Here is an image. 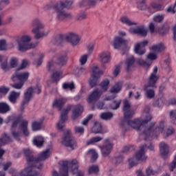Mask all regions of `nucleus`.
Returning <instances> with one entry per match:
<instances>
[{
    "mask_svg": "<svg viewBox=\"0 0 176 176\" xmlns=\"http://www.w3.org/2000/svg\"><path fill=\"white\" fill-rule=\"evenodd\" d=\"M68 170L76 176H85V173L78 168V161L73 160L72 161H63L60 166L59 173L54 170L52 176H68Z\"/></svg>",
    "mask_w": 176,
    "mask_h": 176,
    "instance_id": "4",
    "label": "nucleus"
},
{
    "mask_svg": "<svg viewBox=\"0 0 176 176\" xmlns=\"http://www.w3.org/2000/svg\"><path fill=\"white\" fill-rule=\"evenodd\" d=\"M30 78L29 72L15 73L12 76L11 80L14 82V84H10L11 87L20 90L23 89L24 84Z\"/></svg>",
    "mask_w": 176,
    "mask_h": 176,
    "instance_id": "8",
    "label": "nucleus"
},
{
    "mask_svg": "<svg viewBox=\"0 0 176 176\" xmlns=\"http://www.w3.org/2000/svg\"><path fill=\"white\" fill-rule=\"evenodd\" d=\"M157 86L156 83L155 84V87L149 86V81L147 82V85H145L144 87V89L146 91V98L149 100L155 97V89H157Z\"/></svg>",
    "mask_w": 176,
    "mask_h": 176,
    "instance_id": "18",
    "label": "nucleus"
},
{
    "mask_svg": "<svg viewBox=\"0 0 176 176\" xmlns=\"http://www.w3.org/2000/svg\"><path fill=\"white\" fill-rule=\"evenodd\" d=\"M21 42H23V43H30V42H31V36L28 35L23 36L21 38Z\"/></svg>",
    "mask_w": 176,
    "mask_h": 176,
    "instance_id": "56",
    "label": "nucleus"
},
{
    "mask_svg": "<svg viewBox=\"0 0 176 176\" xmlns=\"http://www.w3.org/2000/svg\"><path fill=\"white\" fill-rule=\"evenodd\" d=\"M12 142V140L10 137L8 136L6 133H4L0 138V148L3 146V145H6V144H9V142Z\"/></svg>",
    "mask_w": 176,
    "mask_h": 176,
    "instance_id": "31",
    "label": "nucleus"
},
{
    "mask_svg": "<svg viewBox=\"0 0 176 176\" xmlns=\"http://www.w3.org/2000/svg\"><path fill=\"white\" fill-rule=\"evenodd\" d=\"M89 153H91V162H96L98 159V154L95 150H89Z\"/></svg>",
    "mask_w": 176,
    "mask_h": 176,
    "instance_id": "48",
    "label": "nucleus"
},
{
    "mask_svg": "<svg viewBox=\"0 0 176 176\" xmlns=\"http://www.w3.org/2000/svg\"><path fill=\"white\" fill-rule=\"evenodd\" d=\"M67 102V98H60L58 99H56L52 104L53 107H55L57 108L58 111H62L63 107L64 105H65V103Z\"/></svg>",
    "mask_w": 176,
    "mask_h": 176,
    "instance_id": "24",
    "label": "nucleus"
},
{
    "mask_svg": "<svg viewBox=\"0 0 176 176\" xmlns=\"http://www.w3.org/2000/svg\"><path fill=\"white\" fill-rule=\"evenodd\" d=\"M164 8L163 7V5L156 3L155 1H152L150 3V6L147 8L148 12L149 13H155V12H161V10H163Z\"/></svg>",
    "mask_w": 176,
    "mask_h": 176,
    "instance_id": "20",
    "label": "nucleus"
},
{
    "mask_svg": "<svg viewBox=\"0 0 176 176\" xmlns=\"http://www.w3.org/2000/svg\"><path fill=\"white\" fill-rule=\"evenodd\" d=\"M146 175H155V174H157V172L154 171L151 166H148L146 170Z\"/></svg>",
    "mask_w": 176,
    "mask_h": 176,
    "instance_id": "58",
    "label": "nucleus"
},
{
    "mask_svg": "<svg viewBox=\"0 0 176 176\" xmlns=\"http://www.w3.org/2000/svg\"><path fill=\"white\" fill-rule=\"evenodd\" d=\"M10 112V107L5 102H0V113Z\"/></svg>",
    "mask_w": 176,
    "mask_h": 176,
    "instance_id": "38",
    "label": "nucleus"
},
{
    "mask_svg": "<svg viewBox=\"0 0 176 176\" xmlns=\"http://www.w3.org/2000/svg\"><path fill=\"white\" fill-rule=\"evenodd\" d=\"M145 148H148L150 151H154L155 146L152 142L150 143L149 146L146 144L140 146V151L135 153L136 159L140 162H144L148 159V157L145 156Z\"/></svg>",
    "mask_w": 176,
    "mask_h": 176,
    "instance_id": "12",
    "label": "nucleus"
},
{
    "mask_svg": "<svg viewBox=\"0 0 176 176\" xmlns=\"http://www.w3.org/2000/svg\"><path fill=\"white\" fill-rule=\"evenodd\" d=\"M91 131L93 134H105V133H107V131L102 129V124L98 122H94Z\"/></svg>",
    "mask_w": 176,
    "mask_h": 176,
    "instance_id": "22",
    "label": "nucleus"
},
{
    "mask_svg": "<svg viewBox=\"0 0 176 176\" xmlns=\"http://www.w3.org/2000/svg\"><path fill=\"white\" fill-rule=\"evenodd\" d=\"M43 122H45L44 118H41L38 121H34L32 123V130L33 131H39L40 130H42V127L43 126Z\"/></svg>",
    "mask_w": 176,
    "mask_h": 176,
    "instance_id": "26",
    "label": "nucleus"
},
{
    "mask_svg": "<svg viewBox=\"0 0 176 176\" xmlns=\"http://www.w3.org/2000/svg\"><path fill=\"white\" fill-rule=\"evenodd\" d=\"M148 40H144L141 41L140 43H138L135 45L134 52L135 54L138 56H144V54L146 52V50H145V46L148 45Z\"/></svg>",
    "mask_w": 176,
    "mask_h": 176,
    "instance_id": "14",
    "label": "nucleus"
},
{
    "mask_svg": "<svg viewBox=\"0 0 176 176\" xmlns=\"http://www.w3.org/2000/svg\"><path fill=\"white\" fill-rule=\"evenodd\" d=\"M134 63H135V59L134 56H131V58H128L125 62L126 64V72H130L131 71V68H133V65H134Z\"/></svg>",
    "mask_w": 176,
    "mask_h": 176,
    "instance_id": "29",
    "label": "nucleus"
},
{
    "mask_svg": "<svg viewBox=\"0 0 176 176\" xmlns=\"http://www.w3.org/2000/svg\"><path fill=\"white\" fill-rule=\"evenodd\" d=\"M43 57L41 56L38 59H35L33 62V64L36 65V67H39L42 65Z\"/></svg>",
    "mask_w": 176,
    "mask_h": 176,
    "instance_id": "64",
    "label": "nucleus"
},
{
    "mask_svg": "<svg viewBox=\"0 0 176 176\" xmlns=\"http://www.w3.org/2000/svg\"><path fill=\"white\" fill-rule=\"evenodd\" d=\"M96 5H97L96 0H82L80 3V6H91L92 8Z\"/></svg>",
    "mask_w": 176,
    "mask_h": 176,
    "instance_id": "36",
    "label": "nucleus"
},
{
    "mask_svg": "<svg viewBox=\"0 0 176 176\" xmlns=\"http://www.w3.org/2000/svg\"><path fill=\"white\" fill-rule=\"evenodd\" d=\"M19 127L21 131H23L25 137H28V135H30V131H28V121L27 120H21Z\"/></svg>",
    "mask_w": 176,
    "mask_h": 176,
    "instance_id": "27",
    "label": "nucleus"
},
{
    "mask_svg": "<svg viewBox=\"0 0 176 176\" xmlns=\"http://www.w3.org/2000/svg\"><path fill=\"white\" fill-rule=\"evenodd\" d=\"M72 109H73L72 114V119L73 120H76V119H78V118H79V116H80L83 112V107L80 104L67 105L66 109H65L64 111L61 113L59 122L56 124L58 130L63 131L64 127H65V122L68 120V112H69V111Z\"/></svg>",
    "mask_w": 176,
    "mask_h": 176,
    "instance_id": "3",
    "label": "nucleus"
},
{
    "mask_svg": "<svg viewBox=\"0 0 176 176\" xmlns=\"http://www.w3.org/2000/svg\"><path fill=\"white\" fill-rule=\"evenodd\" d=\"M93 119V114H89L82 122V124L84 126H86L89 123V120H91Z\"/></svg>",
    "mask_w": 176,
    "mask_h": 176,
    "instance_id": "57",
    "label": "nucleus"
},
{
    "mask_svg": "<svg viewBox=\"0 0 176 176\" xmlns=\"http://www.w3.org/2000/svg\"><path fill=\"white\" fill-rule=\"evenodd\" d=\"M113 104H114L115 106L110 104L111 109H113L114 111L118 109V108L120 107V104H122V100H120L118 102L116 100H113Z\"/></svg>",
    "mask_w": 176,
    "mask_h": 176,
    "instance_id": "50",
    "label": "nucleus"
},
{
    "mask_svg": "<svg viewBox=\"0 0 176 176\" xmlns=\"http://www.w3.org/2000/svg\"><path fill=\"white\" fill-rule=\"evenodd\" d=\"M10 90V88L6 86H1L0 87V94H3L4 96H6V94L9 93Z\"/></svg>",
    "mask_w": 176,
    "mask_h": 176,
    "instance_id": "53",
    "label": "nucleus"
},
{
    "mask_svg": "<svg viewBox=\"0 0 176 176\" xmlns=\"http://www.w3.org/2000/svg\"><path fill=\"white\" fill-rule=\"evenodd\" d=\"M175 6H176V0H175V3H174L173 7L171 6H169L168 7V8L166 9V12H167L168 13H173V14H175Z\"/></svg>",
    "mask_w": 176,
    "mask_h": 176,
    "instance_id": "61",
    "label": "nucleus"
},
{
    "mask_svg": "<svg viewBox=\"0 0 176 176\" xmlns=\"http://www.w3.org/2000/svg\"><path fill=\"white\" fill-rule=\"evenodd\" d=\"M170 121L172 124H176V109L169 111Z\"/></svg>",
    "mask_w": 176,
    "mask_h": 176,
    "instance_id": "43",
    "label": "nucleus"
},
{
    "mask_svg": "<svg viewBox=\"0 0 176 176\" xmlns=\"http://www.w3.org/2000/svg\"><path fill=\"white\" fill-rule=\"evenodd\" d=\"M34 93H36V94H41L42 93V86L39 83H37L35 87H30L26 89L21 102V112H23L24 109H25V105L30 104L31 98L34 97Z\"/></svg>",
    "mask_w": 176,
    "mask_h": 176,
    "instance_id": "7",
    "label": "nucleus"
},
{
    "mask_svg": "<svg viewBox=\"0 0 176 176\" xmlns=\"http://www.w3.org/2000/svg\"><path fill=\"white\" fill-rule=\"evenodd\" d=\"M129 167H135V166H137V164H138V162L137 161V160H135L134 158H130L129 160Z\"/></svg>",
    "mask_w": 176,
    "mask_h": 176,
    "instance_id": "62",
    "label": "nucleus"
},
{
    "mask_svg": "<svg viewBox=\"0 0 176 176\" xmlns=\"http://www.w3.org/2000/svg\"><path fill=\"white\" fill-rule=\"evenodd\" d=\"M120 21L122 24H125L126 25H128L129 27H131V25H137V23L131 21V19H129V17H127L126 16H121L120 18Z\"/></svg>",
    "mask_w": 176,
    "mask_h": 176,
    "instance_id": "30",
    "label": "nucleus"
},
{
    "mask_svg": "<svg viewBox=\"0 0 176 176\" xmlns=\"http://www.w3.org/2000/svg\"><path fill=\"white\" fill-rule=\"evenodd\" d=\"M153 20L155 23H162L164 20V14L155 15L153 17Z\"/></svg>",
    "mask_w": 176,
    "mask_h": 176,
    "instance_id": "54",
    "label": "nucleus"
},
{
    "mask_svg": "<svg viewBox=\"0 0 176 176\" xmlns=\"http://www.w3.org/2000/svg\"><path fill=\"white\" fill-rule=\"evenodd\" d=\"M101 94H102V92L98 89H94L88 96L87 99V102L89 104H92V102L98 101V100H100V97H101Z\"/></svg>",
    "mask_w": 176,
    "mask_h": 176,
    "instance_id": "16",
    "label": "nucleus"
},
{
    "mask_svg": "<svg viewBox=\"0 0 176 176\" xmlns=\"http://www.w3.org/2000/svg\"><path fill=\"white\" fill-rule=\"evenodd\" d=\"M109 85V80L105 79L104 81H102L100 83V87L102 90H104V91H107L108 90V86Z\"/></svg>",
    "mask_w": 176,
    "mask_h": 176,
    "instance_id": "49",
    "label": "nucleus"
},
{
    "mask_svg": "<svg viewBox=\"0 0 176 176\" xmlns=\"http://www.w3.org/2000/svg\"><path fill=\"white\" fill-rule=\"evenodd\" d=\"M137 8L139 10H146L148 9L146 6V0H137L136 1Z\"/></svg>",
    "mask_w": 176,
    "mask_h": 176,
    "instance_id": "34",
    "label": "nucleus"
},
{
    "mask_svg": "<svg viewBox=\"0 0 176 176\" xmlns=\"http://www.w3.org/2000/svg\"><path fill=\"white\" fill-rule=\"evenodd\" d=\"M32 28V34H34V39L39 41V39H43L45 36L49 35V32L43 31L45 28V24L38 19H33L30 23Z\"/></svg>",
    "mask_w": 176,
    "mask_h": 176,
    "instance_id": "6",
    "label": "nucleus"
},
{
    "mask_svg": "<svg viewBox=\"0 0 176 176\" xmlns=\"http://www.w3.org/2000/svg\"><path fill=\"white\" fill-rule=\"evenodd\" d=\"M6 50V40H0V52Z\"/></svg>",
    "mask_w": 176,
    "mask_h": 176,
    "instance_id": "63",
    "label": "nucleus"
},
{
    "mask_svg": "<svg viewBox=\"0 0 176 176\" xmlns=\"http://www.w3.org/2000/svg\"><path fill=\"white\" fill-rule=\"evenodd\" d=\"M18 97H20V92H16L14 91H12L10 94L8 100L12 102V104H16V102H17Z\"/></svg>",
    "mask_w": 176,
    "mask_h": 176,
    "instance_id": "32",
    "label": "nucleus"
},
{
    "mask_svg": "<svg viewBox=\"0 0 176 176\" xmlns=\"http://www.w3.org/2000/svg\"><path fill=\"white\" fill-rule=\"evenodd\" d=\"M33 144L37 146V148H42L43 144H45V139L42 136L35 137L33 140Z\"/></svg>",
    "mask_w": 176,
    "mask_h": 176,
    "instance_id": "28",
    "label": "nucleus"
},
{
    "mask_svg": "<svg viewBox=\"0 0 176 176\" xmlns=\"http://www.w3.org/2000/svg\"><path fill=\"white\" fill-rule=\"evenodd\" d=\"M100 118L103 120H111L112 118H113V113L111 112H105V113H102L100 114Z\"/></svg>",
    "mask_w": 176,
    "mask_h": 176,
    "instance_id": "41",
    "label": "nucleus"
},
{
    "mask_svg": "<svg viewBox=\"0 0 176 176\" xmlns=\"http://www.w3.org/2000/svg\"><path fill=\"white\" fill-rule=\"evenodd\" d=\"M68 58L65 55H61L56 59V62H53V60H50L47 63V69L50 72H52V71H54V65L56 64L57 65H59L60 67H63V65H65L67 64Z\"/></svg>",
    "mask_w": 176,
    "mask_h": 176,
    "instance_id": "11",
    "label": "nucleus"
},
{
    "mask_svg": "<svg viewBox=\"0 0 176 176\" xmlns=\"http://www.w3.org/2000/svg\"><path fill=\"white\" fill-rule=\"evenodd\" d=\"M151 50L153 52H157V53H162L164 50V45L163 43H159L155 45H153Z\"/></svg>",
    "mask_w": 176,
    "mask_h": 176,
    "instance_id": "40",
    "label": "nucleus"
},
{
    "mask_svg": "<svg viewBox=\"0 0 176 176\" xmlns=\"http://www.w3.org/2000/svg\"><path fill=\"white\" fill-rule=\"evenodd\" d=\"M72 1L66 0L65 1H58L54 4L53 9L56 14V19L60 21L69 20L72 18V14L65 12L64 9H71Z\"/></svg>",
    "mask_w": 176,
    "mask_h": 176,
    "instance_id": "5",
    "label": "nucleus"
},
{
    "mask_svg": "<svg viewBox=\"0 0 176 176\" xmlns=\"http://www.w3.org/2000/svg\"><path fill=\"white\" fill-rule=\"evenodd\" d=\"M99 58L102 64H108L111 61V53L108 51L102 52L99 54Z\"/></svg>",
    "mask_w": 176,
    "mask_h": 176,
    "instance_id": "25",
    "label": "nucleus"
},
{
    "mask_svg": "<svg viewBox=\"0 0 176 176\" xmlns=\"http://www.w3.org/2000/svg\"><path fill=\"white\" fill-rule=\"evenodd\" d=\"M101 151L102 157H107L111 155L112 149H113V143L111 142L109 138H107L103 142L102 146H99Z\"/></svg>",
    "mask_w": 176,
    "mask_h": 176,
    "instance_id": "10",
    "label": "nucleus"
},
{
    "mask_svg": "<svg viewBox=\"0 0 176 176\" xmlns=\"http://www.w3.org/2000/svg\"><path fill=\"white\" fill-rule=\"evenodd\" d=\"M63 90H74V89H75V85H74V82H64L63 84Z\"/></svg>",
    "mask_w": 176,
    "mask_h": 176,
    "instance_id": "45",
    "label": "nucleus"
},
{
    "mask_svg": "<svg viewBox=\"0 0 176 176\" xmlns=\"http://www.w3.org/2000/svg\"><path fill=\"white\" fill-rule=\"evenodd\" d=\"M1 69H3V71H9V65H8V58H6L4 62L1 63Z\"/></svg>",
    "mask_w": 176,
    "mask_h": 176,
    "instance_id": "59",
    "label": "nucleus"
},
{
    "mask_svg": "<svg viewBox=\"0 0 176 176\" xmlns=\"http://www.w3.org/2000/svg\"><path fill=\"white\" fill-rule=\"evenodd\" d=\"M27 65H28V60L26 59H23L22 60L21 66L16 69V71H20L21 69H24V68H27Z\"/></svg>",
    "mask_w": 176,
    "mask_h": 176,
    "instance_id": "55",
    "label": "nucleus"
},
{
    "mask_svg": "<svg viewBox=\"0 0 176 176\" xmlns=\"http://www.w3.org/2000/svg\"><path fill=\"white\" fill-rule=\"evenodd\" d=\"M61 142L62 145L66 146V148H69L71 151H74L78 148V143L76 140H75V138L72 137L71 131H67V132L64 133Z\"/></svg>",
    "mask_w": 176,
    "mask_h": 176,
    "instance_id": "9",
    "label": "nucleus"
},
{
    "mask_svg": "<svg viewBox=\"0 0 176 176\" xmlns=\"http://www.w3.org/2000/svg\"><path fill=\"white\" fill-rule=\"evenodd\" d=\"M104 72L102 71H100L98 66H94L92 68V76H97L98 78H100V75H102Z\"/></svg>",
    "mask_w": 176,
    "mask_h": 176,
    "instance_id": "44",
    "label": "nucleus"
},
{
    "mask_svg": "<svg viewBox=\"0 0 176 176\" xmlns=\"http://www.w3.org/2000/svg\"><path fill=\"white\" fill-rule=\"evenodd\" d=\"M164 104L163 99L160 98L153 102V106L160 108L161 107H163Z\"/></svg>",
    "mask_w": 176,
    "mask_h": 176,
    "instance_id": "52",
    "label": "nucleus"
},
{
    "mask_svg": "<svg viewBox=\"0 0 176 176\" xmlns=\"http://www.w3.org/2000/svg\"><path fill=\"white\" fill-rule=\"evenodd\" d=\"M62 76L63 72H54L52 75V82L57 83L61 79Z\"/></svg>",
    "mask_w": 176,
    "mask_h": 176,
    "instance_id": "37",
    "label": "nucleus"
},
{
    "mask_svg": "<svg viewBox=\"0 0 176 176\" xmlns=\"http://www.w3.org/2000/svg\"><path fill=\"white\" fill-rule=\"evenodd\" d=\"M35 47H36V45L34 43H23L22 41L18 42V50L19 52H27V50L35 49Z\"/></svg>",
    "mask_w": 176,
    "mask_h": 176,
    "instance_id": "19",
    "label": "nucleus"
},
{
    "mask_svg": "<svg viewBox=\"0 0 176 176\" xmlns=\"http://www.w3.org/2000/svg\"><path fill=\"white\" fill-rule=\"evenodd\" d=\"M122 82H118L111 87L110 92L113 93L114 94H118V93H120V91H122Z\"/></svg>",
    "mask_w": 176,
    "mask_h": 176,
    "instance_id": "33",
    "label": "nucleus"
},
{
    "mask_svg": "<svg viewBox=\"0 0 176 176\" xmlns=\"http://www.w3.org/2000/svg\"><path fill=\"white\" fill-rule=\"evenodd\" d=\"M65 41L69 42L72 46H77V45H79V42H80V37L78 34L71 32L65 35Z\"/></svg>",
    "mask_w": 176,
    "mask_h": 176,
    "instance_id": "13",
    "label": "nucleus"
},
{
    "mask_svg": "<svg viewBox=\"0 0 176 176\" xmlns=\"http://www.w3.org/2000/svg\"><path fill=\"white\" fill-rule=\"evenodd\" d=\"M23 153L26 159V162L30 166H28L22 171L21 176H38V172L34 168L41 170L43 167V164L41 162L46 160L50 157V148H47L38 155V157H35L34 154L30 149L23 150Z\"/></svg>",
    "mask_w": 176,
    "mask_h": 176,
    "instance_id": "2",
    "label": "nucleus"
},
{
    "mask_svg": "<svg viewBox=\"0 0 176 176\" xmlns=\"http://www.w3.org/2000/svg\"><path fill=\"white\" fill-rule=\"evenodd\" d=\"M157 66H155L153 69V73L151 74L150 76L148 77V86H151L152 87H155V84L157 83V80H159V76L157 75Z\"/></svg>",
    "mask_w": 176,
    "mask_h": 176,
    "instance_id": "17",
    "label": "nucleus"
},
{
    "mask_svg": "<svg viewBox=\"0 0 176 176\" xmlns=\"http://www.w3.org/2000/svg\"><path fill=\"white\" fill-rule=\"evenodd\" d=\"M160 146V153L161 156L166 158L167 157L169 152L168 145L164 142H161L159 144Z\"/></svg>",
    "mask_w": 176,
    "mask_h": 176,
    "instance_id": "23",
    "label": "nucleus"
},
{
    "mask_svg": "<svg viewBox=\"0 0 176 176\" xmlns=\"http://www.w3.org/2000/svg\"><path fill=\"white\" fill-rule=\"evenodd\" d=\"M129 32L132 35H139V36H146L148 32L145 30V26L141 25L137 28H131L129 29Z\"/></svg>",
    "mask_w": 176,
    "mask_h": 176,
    "instance_id": "15",
    "label": "nucleus"
},
{
    "mask_svg": "<svg viewBox=\"0 0 176 176\" xmlns=\"http://www.w3.org/2000/svg\"><path fill=\"white\" fill-rule=\"evenodd\" d=\"M127 41L120 36H115L113 41L114 49H120L122 46L126 45Z\"/></svg>",
    "mask_w": 176,
    "mask_h": 176,
    "instance_id": "21",
    "label": "nucleus"
},
{
    "mask_svg": "<svg viewBox=\"0 0 176 176\" xmlns=\"http://www.w3.org/2000/svg\"><path fill=\"white\" fill-rule=\"evenodd\" d=\"M102 140H104L103 138L96 136L88 140L86 142V145H94V144H97V142H100V141H102Z\"/></svg>",
    "mask_w": 176,
    "mask_h": 176,
    "instance_id": "35",
    "label": "nucleus"
},
{
    "mask_svg": "<svg viewBox=\"0 0 176 176\" xmlns=\"http://www.w3.org/2000/svg\"><path fill=\"white\" fill-rule=\"evenodd\" d=\"M65 41V35L59 34L57 35L55 38L53 40V43L55 45H61Z\"/></svg>",
    "mask_w": 176,
    "mask_h": 176,
    "instance_id": "39",
    "label": "nucleus"
},
{
    "mask_svg": "<svg viewBox=\"0 0 176 176\" xmlns=\"http://www.w3.org/2000/svg\"><path fill=\"white\" fill-rule=\"evenodd\" d=\"M130 108H131V105L129 100L125 99L123 100L122 111L124 113V119L121 120L120 126L124 131H127L130 127H132V129L139 131L140 134L144 135L145 140L148 137H157L160 133H164L166 137H170V135L175 133V130L173 127L167 129L166 132H164V120H161L160 125L155 129H154L155 124H156L155 122H152L148 125V122L152 120V116L148 113L146 115V119L144 120L140 119L131 120L130 119L134 116V111L130 110Z\"/></svg>",
    "mask_w": 176,
    "mask_h": 176,
    "instance_id": "1",
    "label": "nucleus"
},
{
    "mask_svg": "<svg viewBox=\"0 0 176 176\" xmlns=\"http://www.w3.org/2000/svg\"><path fill=\"white\" fill-rule=\"evenodd\" d=\"M100 171L98 166L93 165L89 168L88 173L89 174H97Z\"/></svg>",
    "mask_w": 176,
    "mask_h": 176,
    "instance_id": "46",
    "label": "nucleus"
},
{
    "mask_svg": "<svg viewBox=\"0 0 176 176\" xmlns=\"http://www.w3.org/2000/svg\"><path fill=\"white\" fill-rule=\"evenodd\" d=\"M98 78H100V77L91 76V78L89 80V86L91 89H93V87H96V86H97V84L98 83Z\"/></svg>",
    "mask_w": 176,
    "mask_h": 176,
    "instance_id": "42",
    "label": "nucleus"
},
{
    "mask_svg": "<svg viewBox=\"0 0 176 176\" xmlns=\"http://www.w3.org/2000/svg\"><path fill=\"white\" fill-rule=\"evenodd\" d=\"M18 63L19 60L17 58L12 57L10 60V68H16V67H17Z\"/></svg>",
    "mask_w": 176,
    "mask_h": 176,
    "instance_id": "47",
    "label": "nucleus"
},
{
    "mask_svg": "<svg viewBox=\"0 0 176 176\" xmlns=\"http://www.w3.org/2000/svg\"><path fill=\"white\" fill-rule=\"evenodd\" d=\"M87 16V13H86V12H85V11L81 12L77 15V19L78 20H85V19H86Z\"/></svg>",
    "mask_w": 176,
    "mask_h": 176,
    "instance_id": "60",
    "label": "nucleus"
},
{
    "mask_svg": "<svg viewBox=\"0 0 176 176\" xmlns=\"http://www.w3.org/2000/svg\"><path fill=\"white\" fill-rule=\"evenodd\" d=\"M137 63L138 64H139V65H142V67H145L146 68H149V67H151V65L149 63L142 59H137Z\"/></svg>",
    "mask_w": 176,
    "mask_h": 176,
    "instance_id": "51",
    "label": "nucleus"
}]
</instances>
